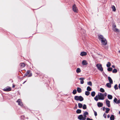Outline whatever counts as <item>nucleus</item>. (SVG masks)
I'll use <instances>...</instances> for the list:
<instances>
[{
    "label": "nucleus",
    "instance_id": "nucleus-1",
    "mask_svg": "<svg viewBox=\"0 0 120 120\" xmlns=\"http://www.w3.org/2000/svg\"><path fill=\"white\" fill-rule=\"evenodd\" d=\"M104 99V94L100 93H99L98 95H96L94 98V100L96 101H98V99L103 100Z\"/></svg>",
    "mask_w": 120,
    "mask_h": 120
},
{
    "label": "nucleus",
    "instance_id": "nucleus-2",
    "mask_svg": "<svg viewBox=\"0 0 120 120\" xmlns=\"http://www.w3.org/2000/svg\"><path fill=\"white\" fill-rule=\"evenodd\" d=\"M99 40L101 41V43L102 45L105 46L107 44V41L103 36L102 35H100L99 36Z\"/></svg>",
    "mask_w": 120,
    "mask_h": 120
},
{
    "label": "nucleus",
    "instance_id": "nucleus-3",
    "mask_svg": "<svg viewBox=\"0 0 120 120\" xmlns=\"http://www.w3.org/2000/svg\"><path fill=\"white\" fill-rule=\"evenodd\" d=\"M96 67L100 71L102 72L103 71V69L101 64H97L96 65Z\"/></svg>",
    "mask_w": 120,
    "mask_h": 120
},
{
    "label": "nucleus",
    "instance_id": "nucleus-4",
    "mask_svg": "<svg viewBox=\"0 0 120 120\" xmlns=\"http://www.w3.org/2000/svg\"><path fill=\"white\" fill-rule=\"evenodd\" d=\"M74 99L76 101L79 100L80 101H82L83 100V98L81 96H75L74 97Z\"/></svg>",
    "mask_w": 120,
    "mask_h": 120
},
{
    "label": "nucleus",
    "instance_id": "nucleus-5",
    "mask_svg": "<svg viewBox=\"0 0 120 120\" xmlns=\"http://www.w3.org/2000/svg\"><path fill=\"white\" fill-rule=\"evenodd\" d=\"M116 25L114 24L112 25V30L115 32H119V30L116 28Z\"/></svg>",
    "mask_w": 120,
    "mask_h": 120
},
{
    "label": "nucleus",
    "instance_id": "nucleus-6",
    "mask_svg": "<svg viewBox=\"0 0 120 120\" xmlns=\"http://www.w3.org/2000/svg\"><path fill=\"white\" fill-rule=\"evenodd\" d=\"M72 10L74 12H77L78 11V9L75 4H74L72 6Z\"/></svg>",
    "mask_w": 120,
    "mask_h": 120
},
{
    "label": "nucleus",
    "instance_id": "nucleus-7",
    "mask_svg": "<svg viewBox=\"0 0 120 120\" xmlns=\"http://www.w3.org/2000/svg\"><path fill=\"white\" fill-rule=\"evenodd\" d=\"M4 91H9L11 90V88L9 86H7L3 89Z\"/></svg>",
    "mask_w": 120,
    "mask_h": 120
},
{
    "label": "nucleus",
    "instance_id": "nucleus-8",
    "mask_svg": "<svg viewBox=\"0 0 120 120\" xmlns=\"http://www.w3.org/2000/svg\"><path fill=\"white\" fill-rule=\"evenodd\" d=\"M105 101L107 105L108 106V107H110V101L109 100H108L107 99H106V100Z\"/></svg>",
    "mask_w": 120,
    "mask_h": 120
},
{
    "label": "nucleus",
    "instance_id": "nucleus-9",
    "mask_svg": "<svg viewBox=\"0 0 120 120\" xmlns=\"http://www.w3.org/2000/svg\"><path fill=\"white\" fill-rule=\"evenodd\" d=\"M85 32V31L84 30L82 29L81 30V33L82 34V36H85L86 35Z\"/></svg>",
    "mask_w": 120,
    "mask_h": 120
},
{
    "label": "nucleus",
    "instance_id": "nucleus-10",
    "mask_svg": "<svg viewBox=\"0 0 120 120\" xmlns=\"http://www.w3.org/2000/svg\"><path fill=\"white\" fill-rule=\"evenodd\" d=\"M114 102L116 104H118L120 103V100H117V99L115 98L113 100Z\"/></svg>",
    "mask_w": 120,
    "mask_h": 120
},
{
    "label": "nucleus",
    "instance_id": "nucleus-11",
    "mask_svg": "<svg viewBox=\"0 0 120 120\" xmlns=\"http://www.w3.org/2000/svg\"><path fill=\"white\" fill-rule=\"evenodd\" d=\"M78 118L81 120H85V119L84 118V117L82 115H79L78 117Z\"/></svg>",
    "mask_w": 120,
    "mask_h": 120
},
{
    "label": "nucleus",
    "instance_id": "nucleus-12",
    "mask_svg": "<svg viewBox=\"0 0 120 120\" xmlns=\"http://www.w3.org/2000/svg\"><path fill=\"white\" fill-rule=\"evenodd\" d=\"M17 102L18 103V105L21 106H22V102H21V100L20 99H18L17 101Z\"/></svg>",
    "mask_w": 120,
    "mask_h": 120
},
{
    "label": "nucleus",
    "instance_id": "nucleus-13",
    "mask_svg": "<svg viewBox=\"0 0 120 120\" xmlns=\"http://www.w3.org/2000/svg\"><path fill=\"white\" fill-rule=\"evenodd\" d=\"M87 55V53L86 52H82L80 54V55L82 56H85Z\"/></svg>",
    "mask_w": 120,
    "mask_h": 120
},
{
    "label": "nucleus",
    "instance_id": "nucleus-14",
    "mask_svg": "<svg viewBox=\"0 0 120 120\" xmlns=\"http://www.w3.org/2000/svg\"><path fill=\"white\" fill-rule=\"evenodd\" d=\"M97 105L98 107H101L103 106V104L101 102H99L97 103Z\"/></svg>",
    "mask_w": 120,
    "mask_h": 120
},
{
    "label": "nucleus",
    "instance_id": "nucleus-15",
    "mask_svg": "<svg viewBox=\"0 0 120 120\" xmlns=\"http://www.w3.org/2000/svg\"><path fill=\"white\" fill-rule=\"evenodd\" d=\"M82 63L83 65H86L88 64L87 61L85 60H83Z\"/></svg>",
    "mask_w": 120,
    "mask_h": 120
},
{
    "label": "nucleus",
    "instance_id": "nucleus-16",
    "mask_svg": "<svg viewBox=\"0 0 120 120\" xmlns=\"http://www.w3.org/2000/svg\"><path fill=\"white\" fill-rule=\"evenodd\" d=\"M25 75H32V74L31 73L30 71H27V72L25 74Z\"/></svg>",
    "mask_w": 120,
    "mask_h": 120
},
{
    "label": "nucleus",
    "instance_id": "nucleus-17",
    "mask_svg": "<svg viewBox=\"0 0 120 120\" xmlns=\"http://www.w3.org/2000/svg\"><path fill=\"white\" fill-rule=\"evenodd\" d=\"M112 84V83H110V82L106 84V86L109 88H110L111 87V84Z\"/></svg>",
    "mask_w": 120,
    "mask_h": 120
},
{
    "label": "nucleus",
    "instance_id": "nucleus-18",
    "mask_svg": "<svg viewBox=\"0 0 120 120\" xmlns=\"http://www.w3.org/2000/svg\"><path fill=\"white\" fill-rule=\"evenodd\" d=\"M111 8L112 9V11H115L116 10V9L115 6L113 5L111 6Z\"/></svg>",
    "mask_w": 120,
    "mask_h": 120
},
{
    "label": "nucleus",
    "instance_id": "nucleus-19",
    "mask_svg": "<svg viewBox=\"0 0 120 120\" xmlns=\"http://www.w3.org/2000/svg\"><path fill=\"white\" fill-rule=\"evenodd\" d=\"M79 79L80 80V83L81 84H83L84 82L83 80L84 79L83 78H79Z\"/></svg>",
    "mask_w": 120,
    "mask_h": 120
},
{
    "label": "nucleus",
    "instance_id": "nucleus-20",
    "mask_svg": "<svg viewBox=\"0 0 120 120\" xmlns=\"http://www.w3.org/2000/svg\"><path fill=\"white\" fill-rule=\"evenodd\" d=\"M108 79L109 82H110V83H113L112 80L110 77H108Z\"/></svg>",
    "mask_w": 120,
    "mask_h": 120
},
{
    "label": "nucleus",
    "instance_id": "nucleus-21",
    "mask_svg": "<svg viewBox=\"0 0 120 120\" xmlns=\"http://www.w3.org/2000/svg\"><path fill=\"white\" fill-rule=\"evenodd\" d=\"M77 91L79 93L81 92L82 90L79 87H78L77 88Z\"/></svg>",
    "mask_w": 120,
    "mask_h": 120
},
{
    "label": "nucleus",
    "instance_id": "nucleus-22",
    "mask_svg": "<svg viewBox=\"0 0 120 120\" xmlns=\"http://www.w3.org/2000/svg\"><path fill=\"white\" fill-rule=\"evenodd\" d=\"M112 98V95L109 94L108 95V98L109 99H111Z\"/></svg>",
    "mask_w": 120,
    "mask_h": 120
},
{
    "label": "nucleus",
    "instance_id": "nucleus-23",
    "mask_svg": "<svg viewBox=\"0 0 120 120\" xmlns=\"http://www.w3.org/2000/svg\"><path fill=\"white\" fill-rule=\"evenodd\" d=\"M110 120H114V116L113 115H112L110 117Z\"/></svg>",
    "mask_w": 120,
    "mask_h": 120
},
{
    "label": "nucleus",
    "instance_id": "nucleus-24",
    "mask_svg": "<svg viewBox=\"0 0 120 120\" xmlns=\"http://www.w3.org/2000/svg\"><path fill=\"white\" fill-rule=\"evenodd\" d=\"M20 65L21 67H24L25 66V65L24 63H21L20 64Z\"/></svg>",
    "mask_w": 120,
    "mask_h": 120
},
{
    "label": "nucleus",
    "instance_id": "nucleus-25",
    "mask_svg": "<svg viewBox=\"0 0 120 120\" xmlns=\"http://www.w3.org/2000/svg\"><path fill=\"white\" fill-rule=\"evenodd\" d=\"M95 94V93L94 91H93L91 93V96L93 97H94Z\"/></svg>",
    "mask_w": 120,
    "mask_h": 120
},
{
    "label": "nucleus",
    "instance_id": "nucleus-26",
    "mask_svg": "<svg viewBox=\"0 0 120 120\" xmlns=\"http://www.w3.org/2000/svg\"><path fill=\"white\" fill-rule=\"evenodd\" d=\"M111 65L110 63L109 62H108L106 64V66L107 67H109Z\"/></svg>",
    "mask_w": 120,
    "mask_h": 120
},
{
    "label": "nucleus",
    "instance_id": "nucleus-27",
    "mask_svg": "<svg viewBox=\"0 0 120 120\" xmlns=\"http://www.w3.org/2000/svg\"><path fill=\"white\" fill-rule=\"evenodd\" d=\"M81 70L79 68H78L76 70V72L77 73H79L81 71Z\"/></svg>",
    "mask_w": 120,
    "mask_h": 120
},
{
    "label": "nucleus",
    "instance_id": "nucleus-28",
    "mask_svg": "<svg viewBox=\"0 0 120 120\" xmlns=\"http://www.w3.org/2000/svg\"><path fill=\"white\" fill-rule=\"evenodd\" d=\"M81 110L80 109H77L76 111V112L77 113H81Z\"/></svg>",
    "mask_w": 120,
    "mask_h": 120
},
{
    "label": "nucleus",
    "instance_id": "nucleus-29",
    "mask_svg": "<svg viewBox=\"0 0 120 120\" xmlns=\"http://www.w3.org/2000/svg\"><path fill=\"white\" fill-rule=\"evenodd\" d=\"M78 107L80 108H81L82 106V105L80 103H79L78 104Z\"/></svg>",
    "mask_w": 120,
    "mask_h": 120
},
{
    "label": "nucleus",
    "instance_id": "nucleus-30",
    "mask_svg": "<svg viewBox=\"0 0 120 120\" xmlns=\"http://www.w3.org/2000/svg\"><path fill=\"white\" fill-rule=\"evenodd\" d=\"M91 90V88L89 86H88L87 88V90L88 91H90Z\"/></svg>",
    "mask_w": 120,
    "mask_h": 120
},
{
    "label": "nucleus",
    "instance_id": "nucleus-31",
    "mask_svg": "<svg viewBox=\"0 0 120 120\" xmlns=\"http://www.w3.org/2000/svg\"><path fill=\"white\" fill-rule=\"evenodd\" d=\"M117 72V70L116 69H114L112 71V72L113 73H116Z\"/></svg>",
    "mask_w": 120,
    "mask_h": 120
},
{
    "label": "nucleus",
    "instance_id": "nucleus-32",
    "mask_svg": "<svg viewBox=\"0 0 120 120\" xmlns=\"http://www.w3.org/2000/svg\"><path fill=\"white\" fill-rule=\"evenodd\" d=\"M90 92L88 91H86L85 92V94L87 96H88L90 94Z\"/></svg>",
    "mask_w": 120,
    "mask_h": 120
},
{
    "label": "nucleus",
    "instance_id": "nucleus-33",
    "mask_svg": "<svg viewBox=\"0 0 120 120\" xmlns=\"http://www.w3.org/2000/svg\"><path fill=\"white\" fill-rule=\"evenodd\" d=\"M110 109L109 108H106V110L105 111V112L106 113H108L109 111L110 110Z\"/></svg>",
    "mask_w": 120,
    "mask_h": 120
},
{
    "label": "nucleus",
    "instance_id": "nucleus-34",
    "mask_svg": "<svg viewBox=\"0 0 120 120\" xmlns=\"http://www.w3.org/2000/svg\"><path fill=\"white\" fill-rule=\"evenodd\" d=\"M112 68H108L107 70L109 71H111L112 70Z\"/></svg>",
    "mask_w": 120,
    "mask_h": 120
},
{
    "label": "nucleus",
    "instance_id": "nucleus-35",
    "mask_svg": "<svg viewBox=\"0 0 120 120\" xmlns=\"http://www.w3.org/2000/svg\"><path fill=\"white\" fill-rule=\"evenodd\" d=\"M100 91L102 92H105V90L104 89L102 88H101L100 89Z\"/></svg>",
    "mask_w": 120,
    "mask_h": 120
},
{
    "label": "nucleus",
    "instance_id": "nucleus-36",
    "mask_svg": "<svg viewBox=\"0 0 120 120\" xmlns=\"http://www.w3.org/2000/svg\"><path fill=\"white\" fill-rule=\"evenodd\" d=\"M77 93V91L75 89L73 91V94H76Z\"/></svg>",
    "mask_w": 120,
    "mask_h": 120
},
{
    "label": "nucleus",
    "instance_id": "nucleus-37",
    "mask_svg": "<svg viewBox=\"0 0 120 120\" xmlns=\"http://www.w3.org/2000/svg\"><path fill=\"white\" fill-rule=\"evenodd\" d=\"M87 84L90 86H92V84L91 82L90 81L87 82Z\"/></svg>",
    "mask_w": 120,
    "mask_h": 120
},
{
    "label": "nucleus",
    "instance_id": "nucleus-38",
    "mask_svg": "<svg viewBox=\"0 0 120 120\" xmlns=\"http://www.w3.org/2000/svg\"><path fill=\"white\" fill-rule=\"evenodd\" d=\"M82 108L84 109H86V105L84 104L83 105Z\"/></svg>",
    "mask_w": 120,
    "mask_h": 120
},
{
    "label": "nucleus",
    "instance_id": "nucleus-39",
    "mask_svg": "<svg viewBox=\"0 0 120 120\" xmlns=\"http://www.w3.org/2000/svg\"><path fill=\"white\" fill-rule=\"evenodd\" d=\"M114 88L116 89H118V88L117 86V85L116 84L114 86Z\"/></svg>",
    "mask_w": 120,
    "mask_h": 120
},
{
    "label": "nucleus",
    "instance_id": "nucleus-40",
    "mask_svg": "<svg viewBox=\"0 0 120 120\" xmlns=\"http://www.w3.org/2000/svg\"><path fill=\"white\" fill-rule=\"evenodd\" d=\"M83 114L85 115H87L88 114V113L87 112H86L84 113Z\"/></svg>",
    "mask_w": 120,
    "mask_h": 120
},
{
    "label": "nucleus",
    "instance_id": "nucleus-41",
    "mask_svg": "<svg viewBox=\"0 0 120 120\" xmlns=\"http://www.w3.org/2000/svg\"><path fill=\"white\" fill-rule=\"evenodd\" d=\"M94 114L95 116H96L97 115V114L96 112L95 111H94Z\"/></svg>",
    "mask_w": 120,
    "mask_h": 120
},
{
    "label": "nucleus",
    "instance_id": "nucleus-42",
    "mask_svg": "<svg viewBox=\"0 0 120 120\" xmlns=\"http://www.w3.org/2000/svg\"><path fill=\"white\" fill-rule=\"evenodd\" d=\"M106 114L104 113L103 115V116L105 118H106Z\"/></svg>",
    "mask_w": 120,
    "mask_h": 120
},
{
    "label": "nucleus",
    "instance_id": "nucleus-43",
    "mask_svg": "<svg viewBox=\"0 0 120 120\" xmlns=\"http://www.w3.org/2000/svg\"><path fill=\"white\" fill-rule=\"evenodd\" d=\"M84 118L85 119V120L86 119V115H85L84 114H83Z\"/></svg>",
    "mask_w": 120,
    "mask_h": 120
},
{
    "label": "nucleus",
    "instance_id": "nucleus-44",
    "mask_svg": "<svg viewBox=\"0 0 120 120\" xmlns=\"http://www.w3.org/2000/svg\"><path fill=\"white\" fill-rule=\"evenodd\" d=\"M87 120H93L92 119H90L89 118H87Z\"/></svg>",
    "mask_w": 120,
    "mask_h": 120
},
{
    "label": "nucleus",
    "instance_id": "nucleus-45",
    "mask_svg": "<svg viewBox=\"0 0 120 120\" xmlns=\"http://www.w3.org/2000/svg\"><path fill=\"white\" fill-rule=\"evenodd\" d=\"M105 48L106 49H107L108 48V47L107 46H105Z\"/></svg>",
    "mask_w": 120,
    "mask_h": 120
},
{
    "label": "nucleus",
    "instance_id": "nucleus-46",
    "mask_svg": "<svg viewBox=\"0 0 120 120\" xmlns=\"http://www.w3.org/2000/svg\"><path fill=\"white\" fill-rule=\"evenodd\" d=\"M104 95H105V96H106L107 95V94L106 93H104Z\"/></svg>",
    "mask_w": 120,
    "mask_h": 120
},
{
    "label": "nucleus",
    "instance_id": "nucleus-47",
    "mask_svg": "<svg viewBox=\"0 0 120 120\" xmlns=\"http://www.w3.org/2000/svg\"><path fill=\"white\" fill-rule=\"evenodd\" d=\"M110 116V115H107V117L108 118Z\"/></svg>",
    "mask_w": 120,
    "mask_h": 120
},
{
    "label": "nucleus",
    "instance_id": "nucleus-48",
    "mask_svg": "<svg viewBox=\"0 0 120 120\" xmlns=\"http://www.w3.org/2000/svg\"><path fill=\"white\" fill-rule=\"evenodd\" d=\"M112 67L113 68H115V66L114 65H113L112 66Z\"/></svg>",
    "mask_w": 120,
    "mask_h": 120
},
{
    "label": "nucleus",
    "instance_id": "nucleus-49",
    "mask_svg": "<svg viewBox=\"0 0 120 120\" xmlns=\"http://www.w3.org/2000/svg\"><path fill=\"white\" fill-rule=\"evenodd\" d=\"M119 88L120 89V84H119Z\"/></svg>",
    "mask_w": 120,
    "mask_h": 120
},
{
    "label": "nucleus",
    "instance_id": "nucleus-50",
    "mask_svg": "<svg viewBox=\"0 0 120 120\" xmlns=\"http://www.w3.org/2000/svg\"><path fill=\"white\" fill-rule=\"evenodd\" d=\"M15 85H13L12 86V87L13 88L14 87H15Z\"/></svg>",
    "mask_w": 120,
    "mask_h": 120
},
{
    "label": "nucleus",
    "instance_id": "nucleus-51",
    "mask_svg": "<svg viewBox=\"0 0 120 120\" xmlns=\"http://www.w3.org/2000/svg\"><path fill=\"white\" fill-rule=\"evenodd\" d=\"M103 75H104L105 74V73L104 72H103Z\"/></svg>",
    "mask_w": 120,
    "mask_h": 120
},
{
    "label": "nucleus",
    "instance_id": "nucleus-52",
    "mask_svg": "<svg viewBox=\"0 0 120 120\" xmlns=\"http://www.w3.org/2000/svg\"><path fill=\"white\" fill-rule=\"evenodd\" d=\"M26 81H25V82H24L23 83V84H24L26 82Z\"/></svg>",
    "mask_w": 120,
    "mask_h": 120
},
{
    "label": "nucleus",
    "instance_id": "nucleus-53",
    "mask_svg": "<svg viewBox=\"0 0 120 120\" xmlns=\"http://www.w3.org/2000/svg\"><path fill=\"white\" fill-rule=\"evenodd\" d=\"M119 53H120V50H119Z\"/></svg>",
    "mask_w": 120,
    "mask_h": 120
},
{
    "label": "nucleus",
    "instance_id": "nucleus-54",
    "mask_svg": "<svg viewBox=\"0 0 120 120\" xmlns=\"http://www.w3.org/2000/svg\"><path fill=\"white\" fill-rule=\"evenodd\" d=\"M30 76H31V75H29V77H30Z\"/></svg>",
    "mask_w": 120,
    "mask_h": 120
}]
</instances>
